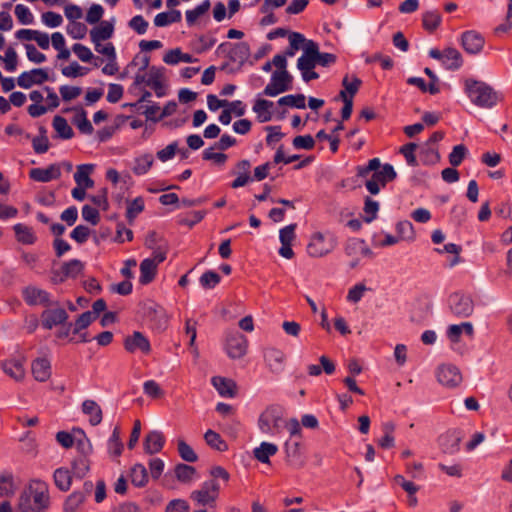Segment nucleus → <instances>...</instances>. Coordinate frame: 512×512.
<instances>
[{"label":"nucleus","mask_w":512,"mask_h":512,"mask_svg":"<svg viewBox=\"0 0 512 512\" xmlns=\"http://www.w3.org/2000/svg\"><path fill=\"white\" fill-rule=\"evenodd\" d=\"M49 489L46 482L34 480L28 492L20 498L19 508L22 512H43L49 506Z\"/></svg>","instance_id":"nucleus-1"},{"label":"nucleus","mask_w":512,"mask_h":512,"mask_svg":"<svg viewBox=\"0 0 512 512\" xmlns=\"http://www.w3.org/2000/svg\"><path fill=\"white\" fill-rule=\"evenodd\" d=\"M465 92L471 102L485 109H491L502 99L489 84L475 79L465 80Z\"/></svg>","instance_id":"nucleus-2"},{"label":"nucleus","mask_w":512,"mask_h":512,"mask_svg":"<svg viewBox=\"0 0 512 512\" xmlns=\"http://www.w3.org/2000/svg\"><path fill=\"white\" fill-rule=\"evenodd\" d=\"M136 316L147 320L153 330L163 332L169 325V315L166 310L155 301L147 299L138 304Z\"/></svg>","instance_id":"nucleus-3"},{"label":"nucleus","mask_w":512,"mask_h":512,"mask_svg":"<svg viewBox=\"0 0 512 512\" xmlns=\"http://www.w3.org/2000/svg\"><path fill=\"white\" fill-rule=\"evenodd\" d=\"M258 426L262 433L277 435L285 426L282 409L279 406L267 407L259 416Z\"/></svg>","instance_id":"nucleus-4"},{"label":"nucleus","mask_w":512,"mask_h":512,"mask_svg":"<svg viewBox=\"0 0 512 512\" xmlns=\"http://www.w3.org/2000/svg\"><path fill=\"white\" fill-rule=\"evenodd\" d=\"M337 245V239L332 233H314L307 245V253L314 258L323 257L332 252Z\"/></svg>","instance_id":"nucleus-5"},{"label":"nucleus","mask_w":512,"mask_h":512,"mask_svg":"<svg viewBox=\"0 0 512 512\" xmlns=\"http://www.w3.org/2000/svg\"><path fill=\"white\" fill-rule=\"evenodd\" d=\"M217 50L227 52L229 60L238 64L237 69H231V72L239 71L251 54L250 46L247 42H238L233 44L227 42L221 43Z\"/></svg>","instance_id":"nucleus-6"},{"label":"nucleus","mask_w":512,"mask_h":512,"mask_svg":"<svg viewBox=\"0 0 512 512\" xmlns=\"http://www.w3.org/2000/svg\"><path fill=\"white\" fill-rule=\"evenodd\" d=\"M21 296L28 306L51 307L59 304L58 301L52 300L48 291L34 285L25 286L21 291Z\"/></svg>","instance_id":"nucleus-7"},{"label":"nucleus","mask_w":512,"mask_h":512,"mask_svg":"<svg viewBox=\"0 0 512 512\" xmlns=\"http://www.w3.org/2000/svg\"><path fill=\"white\" fill-rule=\"evenodd\" d=\"M166 259V251L160 249L153 252L152 258H146L140 263L139 282L142 285L151 283L157 274L158 265Z\"/></svg>","instance_id":"nucleus-8"},{"label":"nucleus","mask_w":512,"mask_h":512,"mask_svg":"<svg viewBox=\"0 0 512 512\" xmlns=\"http://www.w3.org/2000/svg\"><path fill=\"white\" fill-rule=\"evenodd\" d=\"M396 177L397 173L394 167L386 163L373 173L371 179L366 181L365 186L371 194L376 195L380 192V186H386L388 182L393 181Z\"/></svg>","instance_id":"nucleus-9"},{"label":"nucleus","mask_w":512,"mask_h":512,"mask_svg":"<svg viewBox=\"0 0 512 512\" xmlns=\"http://www.w3.org/2000/svg\"><path fill=\"white\" fill-rule=\"evenodd\" d=\"M220 486L215 479L205 481L199 490L190 494V498L201 506H214Z\"/></svg>","instance_id":"nucleus-10"},{"label":"nucleus","mask_w":512,"mask_h":512,"mask_svg":"<svg viewBox=\"0 0 512 512\" xmlns=\"http://www.w3.org/2000/svg\"><path fill=\"white\" fill-rule=\"evenodd\" d=\"M293 77L287 71H274L270 83L264 88L263 94L275 97L280 93L286 92L292 88Z\"/></svg>","instance_id":"nucleus-11"},{"label":"nucleus","mask_w":512,"mask_h":512,"mask_svg":"<svg viewBox=\"0 0 512 512\" xmlns=\"http://www.w3.org/2000/svg\"><path fill=\"white\" fill-rule=\"evenodd\" d=\"M248 349V340L239 331L228 332L225 341V350L231 359L244 357Z\"/></svg>","instance_id":"nucleus-12"},{"label":"nucleus","mask_w":512,"mask_h":512,"mask_svg":"<svg viewBox=\"0 0 512 512\" xmlns=\"http://www.w3.org/2000/svg\"><path fill=\"white\" fill-rule=\"evenodd\" d=\"M449 307L456 317H469L474 311V302L469 295L455 292L449 296Z\"/></svg>","instance_id":"nucleus-13"},{"label":"nucleus","mask_w":512,"mask_h":512,"mask_svg":"<svg viewBox=\"0 0 512 512\" xmlns=\"http://www.w3.org/2000/svg\"><path fill=\"white\" fill-rule=\"evenodd\" d=\"M161 75L156 70L155 67H152L150 69L149 74L143 73H137L134 79V86H140L141 84H145L146 86L151 87L154 91L157 97H163L165 95V88L161 81Z\"/></svg>","instance_id":"nucleus-14"},{"label":"nucleus","mask_w":512,"mask_h":512,"mask_svg":"<svg viewBox=\"0 0 512 512\" xmlns=\"http://www.w3.org/2000/svg\"><path fill=\"white\" fill-rule=\"evenodd\" d=\"M53 309H46L41 314V325L44 329L51 330L53 327L65 324L68 320V313L62 307L54 306Z\"/></svg>","instance_id":"nucleus-15"},{"label":"nucleus","mask_w":512,"mask_h":512,"mask_svg":"<svg viewBox=\"0 0 512 512\" xmlns=\"http://www.w3.org/2000/svg\"><path fill=\"white\" fill-rule=\"evenodd\" d=\"M463 434L459 429L448 430L439 439V446L443 453L453 455L459 451Z\"/></svg>","instance_id":"nucleus-16"},{"label":"nucleus","mask_w":512,"mask_h":512,"mask_svg":"<svg viewBox=\"0 0 512 512\" xmlns=\"http://www.w3.org/2000/svg\"><path fill=\"white\" fill-rule=\"evenodd\" d=\"M49 79L48 73L45 69L34 68L30 71H25L17 78V84L24 89H29L33 85H41Z\"/></svg>","instance_id":"nucleus-17"},{"label":"nucleus","mask_w":512,"mask_h":512,"mask_svg":"<svg viewBox=\"0 0 512 512\" xmlns=\"http://www.w3.org/2000/svg\"><path fill=\"white\" fill-rule=\"evenodd\" d=\"M286 356L280 349L270 347L264 350V361L273 374H280L284 371Z\"/></svg>","instance_id":"nucleus-18"},{"label":"nucleus","mask_w":512,"mask_h":512,"mask_svg":"<svg viewBox=\"0 0 512 512\" xmlns=\"http://www.w3.org/2000/svg\"><path fill=\"white\" fill-rule=\"evenodd\" d=\"M437 379L443 386L454 388L462 382V375L454 365H442L438 368Z\"/></svg>","instance_id":"nucleus-19"},{"label":"nucleus","mask_w":512,"mask_h":512,"mask_svg":"<svg viewBox=\"0 0 512 512\" xmlns=\"http://www.w3.org/2000/svg\"><path fill=\"white\" fill-rule=\"evenodd\" d=\"M461 44L467 53L476 55L482 51L485 39L480 33L470 30L462 34Z\"/></svg>","instance_id":"nucleus-20"},{"label":"nucleus","mask_w":512,"mask_h":512,"mask_svg":"<svg viewBox=\"0 0 512 512\" xmlns=\"http://www.w3.org/2000/svg\"><path fill=\"white\" fill-rule=\"evenodd\" d=\"M296 227V224H290L282 228L279 232V239L281 242L279 254L286 259H292L294 257V252L291 245L292 241L295 239Z\"/></svg>","instance_id":"nucleus-21"},{"label":"nucleus","mask_w":512,"mask_h":512,"mask_svg":"<svg viewBox=\"0 0 512 512\" xmlns=\"http://www.w3.org/2000/svg\"><path fill=\"white\" fill-rule=\"evenodd\" d=\"M345 254L348 257H372L373 251L366 245L363 239L350 238L344 247Z\"/></svg>","instance_id":"nucleus-22"},{"label":"nucleus","mask_w":512,"mask_h":512,"mask_svg":"<svg viewBox=\"0 0 512 512\" xmlns=\"http://www.w3.org/2000/svg\"><path fill=\"white\" fill-rule=\"evenodd\" d=\"M286 460L293 468H301L305 464V459L300 450V442L287 440L285 443Z\"/></svg>","instance_id":"nucleus-23"},{"label":"nucleus","mask_w":512,"mask_h":512,"mask_svg":"<svg viewBox=\"0 0 512 512\" xmlns=\"http://www.w3.org/2000/svg\"><path fill=\"white\" fill-rule=\"evenodd\" d=\"M61 176L60 167L56 164H51L47 168H34L29 172V177L37 182H49L58 179Z\"/></svg>","instance_id":"nucleus-24"},{"label":"nucleus","mask_w":512,"mask_h":512,"mask_svg":"<svg viewBox=\"0 0 512 512\" xmlns=\"http://www.w3.org/2000/svg\"><path fill=\"white\" fill-rule=\"evenodd\" d=\"M165 438L159 431H150L144 438L143 448L146 454L153 455L160 452L164 446Z\"/></svg>","instance_id":"nucleus-25"},{"label":"nucleus","mask_w":512,"mask_h":512,"mask_svg":"<svg viewBox=\"0 0 512 512\" xmlns=\"http://www.w3.org/2000/svg\"><path fill=\"white\" fill-rule=\"evenodd\" d=\"M91 468V461L86 455H77L71 461V474L74 479L82 480L89 473Z\"/></svg>","instance_id":"nucleus-26"},{"label":"nucleus","mask_w":512,"mask_h":512,"mask_svg":"<svg viewBox=\"0 0 512 512\" xmlns=\"http://www.w3.org/2000/svg\"><path fill=\"white\" fill-rule=\"evenodd\" d=\"M136 351L143 355H149L152 351L149 339L140 331H134L130 335V353Z\"/></svg>","instance_id":"nucleus-27"},{"label":"nucleus","mask_w":512,"mask_h":512,"mask_svg":"<svg viewBox=\"0 0 512 512\" xmlns=\"http://www.w3.org/2000/svg\"><path fill=\"white\" fill-rule=\"evenodd\" d=\"M212 385L222 397H234L237 385L234 380L221 376H214L211 379Z\"/></svg>","instance_id":"nucleus-28"},{"label":"nucleus","mask_w":512,"mask_h":512,"mask_svg":"<svg viewBox=\"0 0 512 512\" xmlns=\"http://www.w3.org/2000/svg\"><path fill=\"white\" fill-rule=\"evenodd\" d=\"M73 479L74 477L67 467H59L53 473L54 484L61 492L70 490Z\"/></svg>","instance_id":"nucleus-29"},{"label":"nucleus","mask_w":512,"mask_h":512,"mask_svg":"<svg viewBox=\"0 0 512 512\" xmlns=\"http://www.w3.org/2000/svg\"><path fill=\"white\" fill-rule=\"evenodd\" d=\"M32 374L39 382L47 381L51 376V364L46 358H37L31 365Z\"/></svg>","instance_id":"nucleus-30"},{"label":"nucleus","mask_w":512,"mask_h":512,"mask_svg":"<svg viewBox=\"0 0 512 512\" xmlns=\"http://www.w3.org/2000/svg\"><path fill=\"white\" fill-rule=\"evenodd\" d=\"M75 111L76 114L73 117V124L77 126L79 131L83 134L90 135L93 132V126L87 119L86 111L82 107L67 108L64 112Z\"/></svg>","instance_id":"nucleus-31"},{"label":"nucleus","mask_w":512,"mask_h":512,"mask_svg":"<svg viewBox=\"0 0 512 512\" xmlns=\"http://www.w3.org/2000/svg\"><path fill=\"white\" fill-rule=\"evenodd\" d=\"M93 169V164H81L77 166V171L74 174V180L78 186H83L84 188L93 187L94 181L89 177Z\"/></svg>","instance_id":"nucleus-32"},{"label":"nucleus","mask_w":512,"mask_h":512,"mask_svg":"<svg viewBox=\"0 0 512 512\" xmlns=\"http://www.w3.org/2000/svg\"><path fill=\"white\" fill-rule=\"evenodd\" d=\"M463 63L462 55L461 53L452 47H448L444 49V56H443V65L448 70H458Z\"/></svg>","instance_id":"nucleus-33"},{"label":"nucleus","mask_w":512,"mask_h":512,"mask_svg":"<svg viewBox=\"0 0 512 512\" xmlns=\"http://www.w3.org/2000/svg\"><path fill=\"white\" fill-rule=\"evenodd\" d=\"M82 411L89 416L91 425L96 426L102 421V410L94 400H85L82 404Z\"/></svg>","instance_id":"nucleus-34"},{"label":"nucleus","mask_w":512,"mask_h":512,"mask_svg":"<svg viewBox=\"0 0 512 512\" xmlns=\"http://www.w3.org/2000/svg\"><path fill=\"white\" fill-rule=\"evenodd\" d=\"M278 451L277 445L269 442H262L259 447L253 450V455L261 463H269V458Z\"/></svg>","instance_id":"nucleus-35"},{"label":"nucleus","mask_w":512,"mask_h":512,"mask_svg":"<svg viewBox=\"0 0 512 512\" xmlns=\"http://www.w3.org/2000/svg\"><path fill=\"white\" fill-rule=\"evenodd\" d=\"M113 34V25L107 21L101 22L98 26L94 27L90 31V37L91 41L94 44H97L98 42L102 40H107L111 38Z\"/></svg>","instance_id":"nucleus-36"},{"label":"nucleus","mask_w":512,"mask_h":512,"mask_svg":"<svg viewBox=\"0 0 512 512\" xmlns=\"http://www.w3.org/2000/svg\"><path fill=\"white\" fill-rule=\"evenodd\" d=\"M13 229L15 232L16 239L20 243L26 244V245H32L36 242L37 237L35 236L32 228H30L24 224L18 223V224L14 225Z\"/></svg>","instance_id":"nucleus-37"},{"label":"nucleus","mask_w":512,"mask_h":512,"mask_svg":"<svg viewBox=\"0 0 512 512\" xmlns=\"http://www.w3.org/2000/svg\"><path fill=\"white\" fill-rule=\"evenodd\" d=\"M181 12L179 10L172 9L169 12H161L154 18V24L157 27H165L172 23L181 21Z\"/></svg>","instance_id":"nucleus-38"},{"label":"nucleus","mask_w":512,"mask_h":512,"mask_svg":"<svg viewBox=\"0 0 512 512\" xmlns=\"http://www.w3.org/2000/svg\"><path fill=\"white\" fill-rule=\"evenodd\" d=\"M2 369L8 376L16 381H21L24 379L25 370L19 361H5L2 363Z\"/></svg>","instance_id":"nucleus-39"},{"label":"nucleus","mask_w":512,"mask_h":512,"mask_svg":"<svg viewBox=\"0 0 512 512\" xmlns=\"http://www.w3.org/2000/svg\"><path fill=\"white\" fill-rule=\"evenodd\" d=\"M85 502V494L81 491L72 492L63 504L64 512H78L79 508Z\"/></svg>","instance_id":"nucleus-40"},{"label":"nucleus","mask_w":512,"mask_h":512,"mask_svg":"<svg viewBox=\"0 0 512 512\" xmlns=\"http://www.w3.org/2000/svg\"><path fill=\"white\" fill-rule=\"evenodd\" d=\"M147 469L141 465L136 464L130 469V480L137 487H144L148 483Z\"/></svg>","instance_id":"nucleus-41"},{"label":"nucleus","mask_w":512,"mask_h":512,"mask_svg":"<svg viewBox=\"0 0 512 512\" xmlns=\"http://www.w3.org/2000/svg\"><path fill=\"white\" fill-rule=\"evenodd\" d=\"M174 475L181 483H189L196 475V469L193 466L178 463L174 467Z\"/></svg>","instance_id":"nucleus-42"},{"label":"nucleus","mask_w":512,"mask_h":512,"mask_svg":"<svg viewBox=\"0 0 512 512\" xmlns=\"http://www.w3.org/2000/svg\"><path fill=\"white\" fill-rule=\"evenodd\" d=\"M52 124L60 138L71 139L74 136L73 129L70 127V125L64 117L56 115L53 119Z\"/></svg>","instance_id":"nucleus-43"},{"label":"nucleus","mask_w":512,"mask_h":512,"mask_svg":"<svg viewBox=\"0 0 512 512\" xmlns=\"http://www.w3.org/2000/svg\"><path fill=\"white\" fill-rule=\"evenodd\" d=\"M205 442L212 449L224 452L228 449L227 443L222 439L219 433L209 429L204 434Z\"/></svg>","instance_id":"nucleus-44"},{"label":"nucleus","mask_w":512,"mask_h":512,"mask_svg":"<svg viewBox=\"0 0 512 512\" xmlns=\"http://www.w3.org/2000/svg\"><path fill=\"white\" fill-rule=\"evenodd\" d=\"M419 157L420 161L424 165H434L440 160V154L438 150L426 143L421 147Z\"/></svg>","instance_id":"nucleus-45"},{"label":"nucleus","mask_w":512,"mask_h":512,"mask_svg":"<svg viewBox=\"0 0 512 512\" xmlns=\"http://www.w3.org/2000/svg\"><path fill=\"white\" fill-rule=\"evenodd\" d=\"M272 107V101L266 99H258L254 103L253 111L258 114L262 122H267L272 118V115L269 111Z\"/></svg>","instance_id":"nucleus-46"},{"label":"nucleus","mask_w":512,"mask_h":512,"mask_svg":"<svg viewBox=\"0 0 512 512\" xmlns=\"http://www.w3.org/2000/svg\"><path fill=\"white\" fill-rule=\"evenodd\" d=\"M63 277L76 278L84 269L83 263L78 259H72L61 266Z\"/></svg>","instance_id":"nucleus-47"},{"label":"nucleus","mask_w":512,"mask_h":512,"mask_svg":"<svg viewBox=\"0 0 512 512\" xmlns=\"http://www.w3.org/2000/svg\"><path fill=\"white\" fill-rule=\"evenodd\" d=\"M422 22L427 31L433 32L441 24V15L437 10L427 11L423 14Z\"/></svg>","instance_id":"nucleus-48"},{"label":"nucleus","mask_w":512,"mask_h":512,"mask_svg":"<svg viewBox=\"0 0 512 512\" xmlns=\"http://www.w3.org/2000/svg\"><path fill=\"white\" fill-rule=\"evenodd\" d=\"M210 6V0H204L200 5H198L194 9L187 10L185 13L187 24L190 26L193 25L200 16H202L209 10Z\"/></svg>","instance_id":"nucleus-49"},{"label":"nucleus","mask_w":512,"mask_h":512,"mask_svg":"<svg viewBox=\"0 0 512 512\" xmlns=\"http://www.w3.org/2000/svg\"><path fill=\"white\" fill-rule=\"evenodd\" d=\"M177 451L182 460L190 463H194L198 460V456L193 448L187 444L183 439L177 441Z\"/></svg>","instance_id":"nucleus-50"},{"label":"nucleus","mask_w":512,"mask_h":512,"mask_svg":"<svg viewBox=\"0 0 512 512\" xmlns=\"http://www.w3.org/2000/svg\"><path fill=\"white\" fill-rule=\"evenodd\" d=\"M123 443L120 441L119 428L115 427L108 441V451L110 455L119 457L123 452Z\"/></svg>","instance_id":"nucleus-51"},{"label":"nucleus","mask_w":512,"mask_h":512,"mask_svg":"<svg viewBox=\"0 0 512 512\" xmlns=\"http://www.w3.org/2000/svg\"><path fill=\"white\" fill-rule=\"evenodd\" d=\"M305 100L306 98L303 94L286 95L278 100V104L281 106H290L298 109H304L306 107Z\"/></svg>","instance_id":"nucleus-52"},{"label":"nucleus","mask_w":512,"mask_h":512,"mask_svg":"<svg viewBox=\"0 0 512 512\" xmlns=\"http://www.w3.org/2000/svg\"><path fill=\"white\" fill-rule=\"evenodd\" d=\"M154 162L152 154H144L135 159V165L133 171L137 175L145 174Z\"/></svg>","instance_id":"nucleus-53"},{"label":"nucleus","mask_w":512,"mask_h":512,"mask_svg":"<svg viewBox=\"0 0 512 512\" xmlns=\"http://www.w3.org/2000/svg\"><path fill=\"white\" fill-rule=\"evenodd\" d=\"M363 210L365 213L363 220L366 223H370L377 217V213L379 211V203L373 200L371 197L367 196L365 198Z\"/></svg>","instance_id":"nucleus-54"},{"label":"nucleus","mask_w":512,"mask_h":512,"mask_svg":"<svg viewBox=\"0 0 512 512\" xmlns=\"http://www.w3.org/2000/svg\"><path fill=\"white\" fill-rule=\"evenodd\" d=\"M94 320V313L90 311L83 312L74 323H72V333L78 334L86 329Z\"/></svg>","instance_id":"nucleus-55"},{"label":"nucleus","mask_w":512,"mask_h":512,"mask_svg":"<svg viewBox=\"0 0 512 512\" xmlns=\"http://www.w3.org/2000/svg\"><path fill=\"white\" fill-rule=\"evenodd\" d=\"M220 281V275L212 270L204 272L199 279V282L204 289H213L220 283Z\"/></svg>","instance_id":"nucleus-56"},{"label":"nucleus","mask_w":512,"mask_h":512,"mask_svg":"<svg viewBox=\"0 0 512 512\" xmlns=\"http://www.w3.org/2000/svg\"><path fill=\"white\" fill-rule=\"evenodd\" d=\"M417 147L416 143L410 142L400 148V153L404 156L409 166L416 167L419 164L415 155Z\"/></svg>","instance_id":"nucleus-57"},{"label":"nucleus","mask_w":512,"mask_h":512,"mask_svg":"<svg viewBox=\"0 0 512 512\" xmlns=\"http://www.w3.org/2000/svg\"><path fill=\"white\" fill-rule=\"evenodd\" d=\"M14 492L13 476L11 474L0 475V497L12 496Z\"/></svg>","instance_id":"nucleus-58"},{"label":"nucleus","mask_w":512,"mask_h":512,"mask_svg":"<svg viewBox=\"0 0 512 512\" xmlns=\"http://www.w3.org/2000/svg\"><path fill=\"white\" fill-rule=\"evenodd\" d=\"M467 152L468 150L463 144L454 146L448 157L450 164L453 167L459 166L463 162Z\"/></svg>","instance_id":"nucleus-59"},{"label":"nucleus","mask_w":512,"mask_h":512,"mask_svg":"<svg viewBox=\"0 0 512 512\" xmlns=\"http://www.w3.org/2000/svg\"><path fill=\"white\" fill-rule=\"evenodd\" d=\"M14 13L18 21L23 25H30L34 21L33 14L29 10V8L23 4H17L15 6Z\"/></svg>","instance_id":"nucleus-60"},{"label":"nucleus","mask_w":512,"mask_h":512,"mask_svg":"<svg viewBox=\"0 0 512 512\" xmlns=\"http://www.w3.org/2000/svg\"><path fill=\"white\" fill-rule=\"evenodd\" d=\"M67 33L73 39H82L87 33V27L84 23L72 21L67 26Z\"/></svg>","instance_id":"nucleus-61"},{"label":"nucleus","mask_w":512,"mask_h":512,"mask_svg":"<svg viewBox=\"0 0 512 512\" xmlns=\"http://www.w3.org/2000/svg\"><path fill=\"white\" fill-rule=\"evenodd\" d=\"M381 162L379 158H373L370 159L367 163V165L364 166H358L356 168L357 170V176L361 178L367 177L371 172H375L376 170L380 169Z\"/></svg>","instance_id":"nucleus-62"},{"label":"nucleus","mask_w":512,"mask_h":512,"mask_svg":"<svg viewBox=\"0 0 512 512\" xmlns=\"http://www.w3.org/2000/svg\"><path fill=\"white\" fill-rule=\"evenodd\" d=\"M292 144L294 148L296 149H305V150H311L315 146V140L311 135H300L296 136Z\"/></svg>","instance_id":"nucleus-63"},{"label":"nucleus","mask_w":512,"mask_h":512,"mask_svg":"<svg viewBox=\"0 0 512 512\" xmlns=\"http://www.w3.org/2000/svg\"><path fill=\"white\" fill-rule=\"evenodd\" d=\"M165 512H190V506L184 499H173L167 504Z\"/></svg>","instance_id":"nucleus-64"}]
</instances>
